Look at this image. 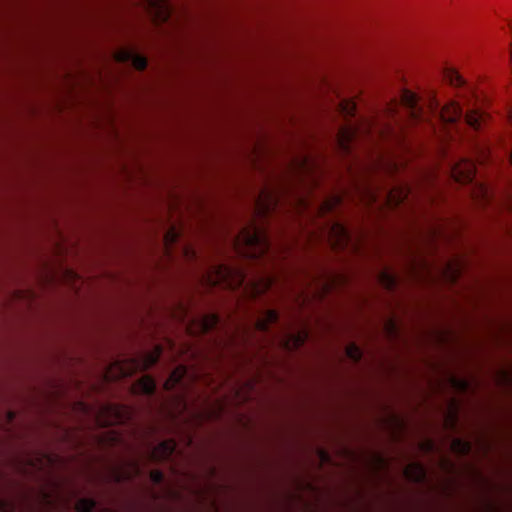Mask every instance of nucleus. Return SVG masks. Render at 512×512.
Returning <instances> with one entry per match:
<instances>
[{
	"instance_id": "6ab92c4d",
	"label": "nucleus",
	"mask_w": 512,
	"mask_h": 512,
	"mask_svg": "<svg viewBox=\"0 0 512 512\" xmlns=\"http://www.w3.org/2000/svg\"><path fill=\"white\" fill-rule=\"evenodd\" d=\"M380 278L382 284L389 290H393L397 285L396 277L387 271L381 272Z\"/></svg>"
},
{
	"instance_id": "393cba45",
	"label": "nucleus",
	"mask_w": 512,
	"mask_h": 512,
	"mask_svg": "<svg viewBox=\"0 0 512 512\" xmlns=\"http://www.w3.org/2000/svg\"><path fill=\"white\" fill-rule=\"evenodd\" d=\"M455 445L459 447V449L461 450V452L463 454H467L470 451V449H471L470 443L462 441L460 439H457L455 441Z\"/></svg>"
},
{
	"instance_id": "473e14b6",
	"label": "nucleus",
	"mask_w": 512,
	"mask_h": 512,
	"mask_svg": "<svg viewBox=\"0 0 512 512\" xmlns=\"http://www.w3.org/2000/svg\"><path fill=\"white\" fill-rule=\"evenodd\" d=\"M508 117H509V120H510V122L512 124V107L508 111Z\"/></svg>"
},
{
	"instance_id": "20e7f679",
	"label": "nucleus",
	"mask_w": 512,
	"mask_h": 512,
	"mask_svg": "<svg viewBox=\"0 0 512 512\" xmlns=\"http://www.w3.org/2000/svg\"><path fill=\"white\" fill-rule=\"evenodd\" d=\"M307 337L308 333L305 330L294 331L290 324H287L272 334L269 341L283 346L286 350H293L302 346Z\"/></svg>"
},
{
	"instance_id": "79ce46f5",
	"label": "nucleus",
	"mask_w": 512,
	"mask_h": 512,
	"mask_svg": "<svg viewBox=\"0 0 512 512\" xmlns=\"http://www.w3.org/2000/svg\"><path fill=\"white\" fill-rule=\"evenodd\" d=\"M240 281L243 282L244 281V276L240 275Z\"/></svg>"
},
{
	"instance_id": "7c9ffc66",
	"label": "nucleus",
	"mask_w": 512,
	"mask_h": 512,
	"mask_svg": "<svg viewBox=\"0 0 512 512\" xmlns=\"http://www.w3.org/2000/svg\"><path fill=\"white\" fill-rule=\"evenodd\" d=\"M177 397H178L179 402H181V404H183L184 408H186L187 404H186L184 397L182 395H178Z\"/></svg>"
},
{
	"instance_id": "7ed1b4c3",
	"label": "nucleus",
	"mask_w": 512,
	"mask_h": 512,
	"mask_svg": "<svg viewBox=\"0 0 512 512\" xmlns=\"http://www.w3.org/2000/svg\"><path fill=\"white\" fill-rule=\"evenodd\" d=\"M235 244H243L253 257L268 254L271 248L268 236L261 229L252 226L242 229L240 235L235 239Z\"/></svg>"
},
{
	"instance_id": "72a5a7b5",
	"label": "nucleus",
	"mask_w": 512,
	"mask_h": 512,
	"mask_svg": "<svg viewBox=\"0 0 512 512\" xmlns=\"http://www.w3.org/2000/svg\"><path fill=\"white\" fill-rule=\"evenodd\" d=\"M329 285H330V283H328V282L327 283H323L322 290L325 291V290L329 289Z\"/></svg>"
},
{
	"instance_id": "dca6fc26",
	"label": "nucleus",
	"mask_w": 512,
	"mask_h": 512,
	"mask_svg": "<svg viewBox=\"0 0 512 512\" xmlns=\"http://www.w3.org/2000/svg\"><path fill=\"white\" fill-rule=\"evenodd\" d=\"M444 80L455 88H464L467 86L466 80L454 69L448 67L444 70Z\"/></svg>"
},
{
	"instance_id": "9b49d317",
	"label": "nucleus",
	"mask_w": 512,
	"mask_h": 512,
	"mask_svg": "<svg viewBox=\"0 0 512 512\" xmlns=\"http://www.w3.org/2000/svg\"><path fill=\"white\" fill-rule=\"evenodd\" d=\"M409 195V187L402 185L388 190L385 197L387 204L397 207L404 204L408 200Z\"/></svg>"
},
{
	"instance_id": "c756f323",
	"label": "nucleus",
	"mask_w": 512,
	"mask_h": 512,
	"mask_svg": "<svg viewBox=\"0 0 512 512\" xmlns=\"http://www.w3.org/2000/svg\"><path fill=\"white\" fill-rule=\"evenodd\" d=\"M447 269L449 270L448 272L451 274L450 277H456L457 269L452 268L450 265Z\"/></svg>"
},
{
	"instance_id": "a18cd8bd",
	"label": "nucleus",
	"mask_w": 512,
	"mask_h": 512,
	"mask_svg": "<svg viewBox=\"0 0 512 512\" xmlns=\"http://www.w3.org/2000/svg\"><path fill=\"white\" fill-rule=\"evenodd\" d=\"M10 512H13V511H10Z\"/></svg>"
},
{
	"instance_id": "e433bc0d",
	"label": "nucleus",
	"mask_w": 512,
	"mask_h": 512,
	"mask_svg": "<svg viewBox=\"0 0 512 512\" xmlns=\"http://www.w3.org/2000/svg\"><path fill=\"white\" fill-rule=\"evenodd\" d=\"M9 418H10V419H13V418H14V413H13V412H9Z\"/></svg>"
},
{
	"instance_id": "bb28decb",
	"label": "nucleus",
	"mask_w": 512,
	"mask_h": 512,
	"mask_svg": "<svg viewBox=\"0 0 512 512\" xmlns=\"http://www.w3.org/2000/svg\"><path fill=\"white\" fill-rule=\"evenodd\" d=\"M177 237V233L174 230H172L165 235V241L166 243L174 242L176 241Z\"/></svg>"
},
{
	"instance_id": "ea45409f",
	"label": "nucleus",
	"mask_w": 512,
	"mask_h": 512,
	"mask_svg": "<svg viewBox=\"0 0 512 512\" xmlns=\"http://www.w3.org/2000/svg\"><path fill=\"white\" fill-rule=\"evenodd\" d=\"M393 168H394V164H391V165L389 164L388 169H393Z\"/></svg>"
},
{
	"instance_id": "a19ab883",
	"label": "nucleus",
	"mask_w": 512,
	"mask_h": 512,
	"mask_svg": "<svg viewBox=\"0 0 512 512\" xmlns=\"http://www.w3.org/2000/svg\"><path fill=\"white\" fill-rule=\"evenodd\" d=\"M302 165H303V166L308 165V164H307V160H304V162L302 163Z\"/></svg>"
},
{
	"instance_id": "423d86ee",
	"label": "nucleus",
	"mask_w": 512,
	"mask_h": 512,
	"mask_svg": "<svg viewBox=\"0 0 512 512\" xmlns=\"http://www.w3.org/2000/svg\"><path fill=\"white\" fill-rule=\"evenodd\" d=\"M176 451V443L172 439H167L157 445H149L147 457L153 461H169Z\"/></svg>"
},
{
	"instance_id": "c03bdc74",
	"label": "nucleus",
	"mask_w": 512,
	"mask_h": 512,
	"mask_svg": "<svg viewBox=\"0 0 512 512\" xmlns=\"http://www.w3.org/2000/svg\"><path fill=\"white\" fill-rule=\"evenodd\" d=\"M134 469L136 470V472H138V469H139V468H138V466H137L136 464H135Z\"/></svg>"
},
{
	"instance_id": "f03ea898",
	"label": "nucleus",
	"mask_w": 512,
	"mask_h": 512,
	"mask_svg": "<svg viewBox=\"0 0 512 512\" xmlns=\"http://www.w3.org/2000/svg\"><path fill=\"white\" fill-rule=\"evenodd\" d=\"M324 236L333 250L357 249V244L354 242L349 229L338 220L328 221L324 229Z\"/></svg>"
},
{
	"instance_id": "5701e85b",
	"label": "nucleus",
	"mask_w": 512,
	"mask_h": 512,
	"mask_svg": "<svg viewBox=\"0 0 512 512\" xmlns=\"http://www.w3.org/2000/svg\"><path fill=\"white\" fill-rule=\"evenodd\" d=\"M413 468L416 470V475L411 476V478L417 482L421 481L425 477V471L423 467L419 464H415L413 465Z\"/></svg>"
},
{
	"instance_id": "a878e982",
	"label": "nucleus",
	"mask_w": 512,
	"mask_h": 512,
	"mask_svg": "<svg viewBox=\"0 0 512 512\" xmlns=\"http://www.w3.org/2000/svg\"><path fill=\"white\" fill-rule=\"evenodd\" d=\"M273 279L272 278H265L262 280V285L260 287L255 288L256 293L262 292L264 289H269L272 285Z\"/></svg>"
},
{
	"instance_id": "1a4fd4ad",
	"label": "nucleus",
	"mask_w": 512,
	"mask_h": 512,
	"mask_svg": "<svg viewBox=\"0 0 512 512\" xmlns=\"http://www.w3.org/2000/svg\"><path fill=\"white\" fill-rule=\"evenodd\" d=\"M279 321V313L274 309H265L260 316L253 320L255 330L262 333H269V328Z\"/></svg>"
},
{
	"instance_id": "37998d69",
	"label": "nucleus",
	"mask_w": 512,
	"mask_h": 512,
	"mask_svg": "<svg viewBox=\"0 0 512 512\" xmlns=\"http://www.w3.org/2000/svg\"><path fill=\"white\" fill-rule=\"evenodd\" d=\"M322 454H323V455H322V456H323V458H327V457H328L326 453H324V452H323Z\"/></svg>"
},
{
	"instance_id": "c85d7f7f",
	"label": "nucleus",
	"mask_w": 512,
	"mask_h": 512,
	"mask_svg": "<svg viewBox=\"0 0 512 512\" xmlns=\"http://www.w3.org/2000/svg\"><path fill=\"white\" fill-rule=\"evenodd\" d=\"M8 508V503L0 499V512L7 510Z\"/></svg>"
},
{
	"instance_id": "c9c22d12",
	"label": "nucleus",
	"mask_w": 512,
	"mask_h": 512,
	"mask_svg": "<svg viewBox=\"0 0 512 512\" xmlns=\"http://www.w3.org/2000/svg\"><path fill=\"white\" fill-rule=\"evenodd\" d=\"M299 202H300V205L303 206V208H306V203L303 199H300Z\"/></svg>"
},
{
	"instance_id": "58836bf2",
	"label": "nucleus",
	"mask_w": 512,
	"mask_h": 512,
	"mask_svg": "<svg viewBox=\"0 0 512 512\" xmlns=\"http://www.w3.org/2000/svg\"><path fill=\"white\" fill-rule=\"evenodd\" d=\"M427 445L429 446V449L433 448V444L432 443H427Z\"/></svg>"
},
{
	"instance_id": "4468645a",
	"label": "nucleus",
	"mask_w": 512,
	"mask_h": 512,
	"mask_svg": "<svg viewBox=\"0 0 512 512\" xmlns=\"http://www.w3.org/2000/svg\"><path fill=\"white\" fill-rule=\"evenodd\" d=\"M199 328L203 333L215 330L221 323V318L215 313L202 315L199 319Z\"/></svg>"
},
{
	"instance_id": "b1692460",
	"label": "nucleus",
	"mask_w": 512,
	"mask_h": 512,
	"mask_svg": "<svg viewBox=\"0 0 512 512\" xmlns=\"http://www.w3.org/2000/svg\"><path fill=\"white\" fill-rule=\"evenodd\" d=\"M150 477H151V480L155 483V484H161L164 480V475L161 471L159 470H153L151 471L150 473Z\"/></svg>"
},
{
	"instance_id": "6e6552de",
	"label": "nucleus",
	"mask_w": 512,
	"mask_h": 512,
	"mask_svg": "<svg viewBox=\"0 0 512 512\" xmlns=\"http://www.w3.org/2000/svg\"><path fill=\"white\" fill-rule=\"evenodd\" d=\"M115 58L121 63H131L137 70H145L147 67V59L143 55L138 54L132 49H121L116 52Z\"/></svg>"
},
{
	"instance_id": "4be33fe9",
	"label": "nucleus",
	"mask_w": 512,
	"mask_h": 512,
	"mask_svg": "<svg viewBox=\"0 0 512 512\" xmlns=\"http://www.w3.org/2000/svg\"><path fill=\"white\" fill-rule=\"evenodd\" d=\"M341 109L346 116L353 117L356 114V105L352 102L341 103Z\"/></svg>"
},
{
	"instance_id": "0eeeda50",
	"label": "nucleus",
	"mask_w": 512,
	"mask_h": 512,
	"mask_svg": "<svg viewBox=\"0 0 512 512\" xmlns=\"http://www.w3.org/2000/svg\"><path fill=\"white\" fill-rule=\"evenodd\" d=\"M148 13L158 21H167L171 15L168 0H142Z\"/></svg>"
},
{
	"instance_id": "2f4dec72",
	"label": "nucleus",
	"mask_w": 512,
	"mask_h": 512,
	"mask_svg": "<svg viewBox=\"0 0 512 512\" xmlns=\"http://www.w3.org/2000/svg\"><path fill=\"white\" fill-rule=\"evenodd\" d=\"M367 193H368V197H369L372 201H375V200H376V199H375V197H376V196L374 195V193H373V192L368 191Z\"/></svg>"
},
{
	"instance_id": "f704fd0d",
	"label": "nucleus",
	"mask_w": 512,
	"mask_h": 512,
	"mask_svg": "<svg viewBox=\"0 0 512 512\" xmlns=\"http://www.w3.org/2000/svg\"><path fill=\"white\" fill-rule=\"evenodd\" d=\"M480 190H481V193L484 194V196L487 195L488 192H487L486 188H484L483 186H480Z\"/></svg>"
},
{
	"instance_id": "aec40b11",
	"label": "nucleus",
	"mask_w": 512,
	"mask_h": 512,
	"mask_svg": "<svg viewBox=\"0 0 512 512\" xmlns=\"http://www.w3.org/2000/svg\"><path fill=\"white\" fill-rule=\"evenodd\" d=\"M161 353H162L161 347H156V350L154 353H150V354L146 355V358H145V361L143 364L144 367L149 368V367L155 365L158 362Z\"/></svg>"
},
{
	"instance_id": "2eb2a0df",
	"label": "nucleus",
	"mask_w": 512,
	"mask_h": 512,
	"mask_svg": "<svg viewBox=\"0 0 512 512\" xmlns=\"http://www.w3.org/2000/svg\"><path fill=\"white\" fill-rule=\"evenodd\" d=\"M156 388L155 380L147 375L140 378L135 384L136 391L146 396H153Z\"/></svg>"
},
{
	"instance_id": "cd10ccee",
	"label": "nucleus",
	"mask_w": 512,
	"mask_h": 512,
	"mask_svg": "<svg viewBox=\"0 0 512 512\" xmlns=\"http://www.w3.org/2000/svg\"><path fill=\"white\" fill-rule=\"evenodd\" d=\"M429 234H430L429 236H430L431 238H434V237H438V236H440V235L442 234V231H441L440 229H438V228H433V229H431V231L429 232Z\"/></svg>"
},
{
	"instance_id": "39448f33",
	"label": "nucleus",
	"mask_w": 512,
	"mask_h": 512,
	"mask_svg": "<svg viewBox=\"0 0 512 512\" xmlns=\"http://www.w3.org/2000/svg\"><path fill=\"white\" fill-rule=\"evenodd\" d=\"M449 173L455 182L472 183L476 176V164L468 158H461L449 163Z\"/></svg>"
},
{
	"instance_id": "412c9836",
	"label": "nucleus",
	"mask_w": 512,
	"mask_h": 512,
	"mask_svg": "<svg viewBox=\"0 0 512 512\" xmlns=\"http://www.w3.org/2000/svg\"><path fill=\"white\" fill-rule=\"evenodd\" d=\"M341 199L338 196L332 197L331 199L325 200L319 210L321 212L325 211H331L335 205H338L340 203Z\"/></svg>"
},
{
	"instance_id": "a211bd4d",
	"label": "nucleus",
	"mask_w": 512,
	"mask_h": 512,
	"mask_svg": "<svg viewBox=\"0 0 512 512\" xmlns=\"http://www.w3.org/2000/svg\"><path fill=\"white\" fill-rule=\"evenodd\" d=\"M345 353L346 356L355 363L359 362L362 358V350L354 343L347 345Z\"/></svg>"
},
{
	"instance_id": "f3484780",
	"label": "nucleus",
	"mask_w": 512,
	"mask_h": 512,
	"mask_svg": "<svg viewBox=\"0 0 512 512\" xmlns=\"http://www.w3.org/2000/svg\"><path fill=\"white\" fill-rule=\"evenodd\" d=\"M96 507V500L89 497L80 498L76 503V510L78 512H93Z\"/></svg>"
},
{
	"instance_id": "f257e3e1",
	"label": "nucleus",
	"mask_w": 512,
	"mask_h": 512,
	"mask_svg": "<svg viewBox=\"0 0 512 512\" xmlns=\"http://www.w3.org/2000/svg\"><path fill=\"white\" fill-rule=\"evenodd\" d=\"M401 105L406 110L407 116L414 123L431 122V117L442 123H455L463 116L466 123L479 129L485 121V115L477 110H470L464 114L463 108L454 101L442 105L436 94L431 91L421 103L418 95L410 90L404 89L400 95Z\"/></svg>"
},
{
	"instance_id": "f8f14e48",
	"label": "nucleus",
	"mask_w": 512,
	"mask_h": 512,
	"mask_svg": "<svg viewBox=\"0 0 512 512\" xmlns=\"http://www.w3.org/2000/svg\"><path fill=\"white\" fill-rule=\"evenodd\" d=\"M187 375V369L186 367L180 365L177 368H175L167 378V380L164 383V389L166 391H172L176 387H180L181 389H185V383L184 378Z\"/></svg>"
},
{
	"instance_id": "4c0bfd02",
	"label": "nucleus",
	"mask_w": 512,
	"mask_h": 512,
	"mask_svg": "<svg viewBox=\"0 0 512 512\" xmlns=\"http://www.w3.org/2000/svg\"><path fill=\"white\" fill-rule=\"evenodd\" d=\"M269 206H270V204H267V206H266V207H263V210H269V209H270V207H269Z\"/></svg>"
},
{
	"instance_id": "ddd939ff",
	"label": "nucleus",
	"mask_w": 512,
	"mask_h": 512,
	"mask_svg": "<svg viewBox=\"0 0 512 512\" xmlns=\"http://www.w3.org/2000/svg\"><path fill=\"white\" fill-rule=\"evenodd\" d=\"M361 133V128L358 126L350 125L342 128L338 133V141L342 149L349 153L350 146L353 140Z\"/></svg>"
},
{
	"instance_id": "9d476101",
	"label": "nucleus",
	"mask_w": 512,
	"mask_h": 512,
	"mask_svg": "<svg viewBox=\"0 0 512 512\" xmlns=\"http://www.w3.org/2000/svg\"><path fill=\"white\" fill-rule=\"evenodd\" d=\"M233 271L224 266H216L213 267V271L211 274H207L203 276L204 280L208 283L210 286H216V285H231L229 283V278L232 276Z\"/></svg>"
}]
</instances>
